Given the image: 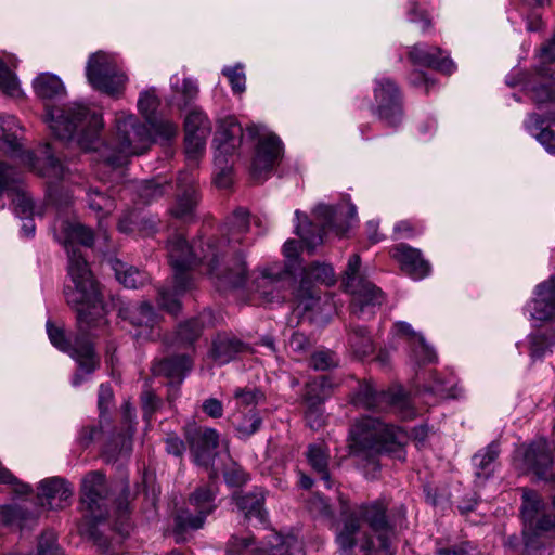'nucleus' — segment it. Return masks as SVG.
I'll use <instances>...</instances> for the list:
<instances>
[{
  "mask_svg": "<svg viewBox=\"0 0 555 555\" xmlns=\"http://www.w3.org/2000/svg\"><path fill=\"white\" fill-rule=\"evenodd\" d=\"M222 75L229 80L231 89L234 93L242 94L246 89V75L244 65L241 63L234 66H224L221 70Z\"/></svg>",
  "mask_w": 555,
  "mask_h": 555,
  "instance_id": "3c124183",
  "label": "nucleus"
},
{
  "mask_svg": "<svg viewBox=\"0 0 555 555\" xmlns=\"http://www.w3.org/2000/svg\"><path fill=\"white\" fill-rule=\"evenodd\" d=\"M44 122L53 135L63 141L76 138L86 151L98 150V137L104 127L102 114L80 102L64 106L46 105Z\"/></svg>",
  "mask_w": 555,
  "mask_h": 555,
  "instance_id": "20e7f679",
  "label": "nucleus"
},
{
  "mask_svg": "<svg viewBox=\"0 0 555 555\" xmlns=\"http://www.w3.org/2000/svg\"><path fill=\"white\" fill-rule=\"evenodd\" d=\"M311 365L315 370L324 371L335 365V360L330 352H315L311 358Z\"/></svg>",
  "mask_w": 555,
  "mask_h": 555,
  "instance_id": "0e129e2a",
  "label": "nucleus"
},
{
  "mask_svg": "<svg viewBox=\"0 0 555 555\" xmlns=\"http://www.w3.org/2000/svg\"><path fill=\"white\" fill-rule=\"evenodd\" d=\"M354 403L367 410H383L389 405L402 418H412L415 415L411 399L400 387L378 392L372 384L366 383L360 386Z\"/></svg>",
  "mask_w": 555,
  "mask_h": 555,
  "instance_id": "6ab92c4d",
  "label": "nucleus"
},
{
  "mask_svg": "<svg viewBox=\"0 0 555 555\" xmlns=\"http://www.w3.org/2000/svg\"><path fill=\"white\" fill-rule=\"evenodd\" d=\"M121 313H125V318L139 327H152L156 322V314L149 302H142L140 306L131 309L127 308Z\"/></svg>",
  "mask_w": 555,
  "mask_h": 555,
  "instance_id": "49530a36",
  "label": "nucleus"
},
{
  "mask_svg": "<svg viewBox=\"0 0 555 555\" xmlns=\"http://www.w3.org/2000/svg\"><path fill=\"white\" fill-rule=\"evenodd\" d=\"M266 545L254 546L249 537H233L228 545L227 555H300L302 543L294 535L282 537L275 532L270 533Z\"/></svg>",
  "mask_w": 555,
  "mask_h": 555,
  "instance_id": "a211bd4d",
  "label": "nucleus"
},
{
  "mask_svg": "<svg viewBox=\"0 0 555 555\" xmlns=\"http://www.w3.org/2000/svg\"><path fill=\"white\" fill-rule=\"evenodd\" d=\"M391 256L400 264L401 270L414 281L423 280L430 273V264L423 258L420 249L399 244L392 248Z\"/></svg>",
  "mask_w": 555,
  "mask_h": 555,
  "instance_id": "c85d7f7f",
  "label": "nucleus"
},
{
  "mask_svg": "<svg viewBox=\"0 0 555 555\" xmlns=\"http://www.w3.org/2000/svg\"><path fill=\"white\" fill-rule=\"evenodd\" d=\"M194 178L189 173H181L178 178L181 192L177 195L170 212L175 218L181 220H190L193 218L195 207L197 205V193L193 185Z\"/></svg>",
  "mask_w": 555,
  "mask_h": 555,
  "instance_id": "2f4dec72",
  "label": "nucleus"
},
{
  "mask_svg": "<svg viewBox=\"0 0 555 555\" xmlns=\"http://www.w3.org/2000/svg\"><path fill=\"white\" fill-rule=\"evenodd\" d=\"M336 275L331 264L314 262L304 270L299 284L293 291V301L296 309L302 312L312 310L320 301V295L315 291L313 283L325 286L334 285Z\"/></svg>",
  "mask_w": 555,
  "mask_h": 555,
  "instance_id": "f3484780",
  "label": "nucleus"
},
{
  "mask_svg": "<svg viewBox=\"0 0 555 555\" xmlns=\"http://www.w3.org/2000/svg\"><path fill=\"white\" fill-rule=\"evenodd\" d=\"M499 453V443L493 441L474 455L473 463L478 479L486 480L493 474Z\"/></svg>",
  "mask_w": 555,
  "mask_h": 555,
  "instance_id": "4c0bfd02",
  "label": "nucleus"
},
{
  "mask_svg": "<svg viewBox=\"0 0 555 555\" xmlns=\"http://www.w3.org/2000/svg\"><path fill=\"white\" fill-rule=\"evenodd\" d=\"M526 311L534 325L555 319V276L535 287L534 297L527 304Z\"/></svg>",
  "mask_w": 555,
  "mask_h": 555,
  "instance_id": "393cba45",
  "label": "nucleus"
},
{
  "mask_svg": "<svg viewBox=\"0 0 555 555\" xmlns=\"http://www.w3.org/2000/svg\"><path fill=\"white\" fill-rule=\"evenodd\" d=\"M88 206L90 209L101 214L99 216V232L103 233L104 240H107L106 228L103 225L102 218L115 209L114 199L101 192L91 190L88 193Z\"/></svg>",
  "mask_w": 555,
  "mask_h": 555,
  "instance_id": "37998d69",
  "label": "nucleus"
},
{
  "mask_svg": "<svg viewBox=\"0 0 555 555\" xmlns=\"http://www.w3.org/2000/svg\"><path fill=\"white\" fill-rule=\"evenodd\" d=\"M409 57L414 64L434 68L442 74L450 75L456 70V64L449 53L438 47L416 43L411 48Z\"/></svg>",
  "mask_w": 555,
  "mask_h": 555,
  "instance_id": "bb28decb",
  "label": "nucleus"
},
{
  "mask_svg": "<svg viewBox=\"0 0 555 555\" xmlns=\"http://www.w3.org/2000/svg\"><path fill=\"white\" fill-rule=\"evenodd\" d=\"M539 57L543 65L541 75L546 76L550 70L546 66L555 64V33L551 41L541 49Z\"/></svg>",
  "mask_w": 555,
  "mask_h": 555,
  "instance_id": "bf43d9fd",
  "label": "nucleus"
},
{
  "mask_svg": "<svg viewBox=\"0 0 555 555\" xmlns=\"http://www.w3.org/2000/svg\"><path fill=\"white\" fill-rule=\"evenodd\" d=\"M240 511L248 519H257L259 524L267 522V512L263 509L264 498L262 493H246L234 498Z\"/></svg>",
  "mask_w": 555,
  "mask_h": 555,
  "instance_id": "58836bf2",
  "label": "nucleus"
},
{
  "mask_svg": "<svg viewBox=\"0 0 555 555\" xmlns=\"http://www.w3.org/2000/svg\"><path fill=\"white\" fill-rule=\"evenodd\" d=\"M86 77L93 89L115 99L124 95L129 81L120 56L103 50L89 55Z\"/></svg>",
  "mask_w": 555,
  "mask_h": 555,
  "instance_id": "6e6552de",
  "label": "nucleus"
},
{
  "mask_svg": "<svg viewBox=\"0 0 555 555\" xmlns=\"http://www.w3.org/2000/svg\"><path fill=\"white\" fill-rule=\"evenodd\" d=\"M184 151L190 164L196 165L205 154L211 121L201 107H192L184 116Z\"/></svg>",
  "mask_w": 555,
  "mask_h": 555,
  "instance_id": "aec40b11",
  "label": "nucleus"
},
{
  "mask_svg": "<svg viewBox=\"0 0 555 555\" xmlns=\"http://www.w3.org/2000/svg\"><path fill=\"white\" fill-rule=\"evenodd\" d=\"M246 133L257 140L251 160V173L256 179H262L282 159L284 146L281 139L264 125L253 124L246 128Z\"/></svg>",
  "mask_w": 555,
  "mask_h": 555,
  "instance_id": "dca6fc26",
  "label": "nucleus"
},
{
  "mask_svg": "<svg viewBox=\"0 0 555 555\" xmlns=\"http://www.w3.org/2000/svg\"><path fill=\"white\" fill-rule=\"evenodd\" d=\"M0 483L12 485L14 492L20 495L31 493L33 489L28 483L20 482L5 467L0 465Z\"/></svg>",
  "mask_w": 555,
  "mask_h": 555,
  "instance_id": "13d9d810",
  "label": "nucleus"
},
{
  "mask_svg": "<svg viewBox=\"0 0 555 555\" xmlns=\"http://www.w3.org/2000/svg\"><path fill=\"white\" fill-rule=\"evenodd\" d=\"M553 464L546 440L540 439L531 443L524 453V465L540 479L548 478V469Z\"/></svg>",
  "mask_w": 555,
  "mask_h": 555,
  "instance_id": "473e14b6",
  "label": "nucleus"
},
{
  "mask_svg": "<svg viewBox=\"0 0 555 555\" xmlns=\"http://www.w3.org/2000/svg\"><path fill=\"white\" fill-rule=\"evenodd\" d=\"M261 425V418L258 414L251 413L246 415L243 422L238 425L237 429L243 435L249 436L257 431Z\"/></svg>",
  "mask_w": 555,
  "mask_h": 555,
  "instance_id": "e2e57ef3",
  "label": "nucleus"
},
{
  "mask_svg": "<svg viewBox=\"0 0 555 555\" xmlns=\"http://www.w3.org/2000/svg\"><path fill=\"white\" fill-rule=\"evenodd\" d=\"M2 143L5 152L11 156H20L21 162L30 170L36 171L42 177H50L53 179L64 178L63 165L50 153V149L44 150V157L37 158L33 152H22L20 138L17 131L21 130L18 122L14 116H7L1 118Z\"/></svg>",
  "mask_w": 555,
  "mask_h": 555,
  "instance_id": "ddd939ff",
  "label": "nucleus"
},
{
  "mask_svg": "<svg viewBox=\"0 0 555 555\" xmlns=\"http://www.w3.org/2000/svg\"><path fill=\"white\" fill-rule=\"evenodd\" d=\"M349 345L358 358H364L374 351V345L366 328L354 327L349 336Z\"/></svg>",
  "mask_w": 555,
  "mask_h": 555,
  "instance_id": "de8ad7c7",
  "label": "nucleus"
},
{
  "mask_svg": "<svg viewBox=\"0 0 555 555\" xmlns=\"http://www.w3.org/2000/svg\"><path fill=\"white\" fill-rule=\"evenodd\" d=\"M122 413H124L125 422L128 424V428L124 435L114 439L112 444H109L107 447L106 453L108 456H112V457L115 456V453H116V450L113 448V444H117V440L120 443L119 451L116 454L117 456H121V455L127 456L132 449V434L134 430L132 423L135 417L134 408L129 402H125Z\"/></svg>",
  "mask_w": 555,
  "mask_h": 555,
  "instance_id": "ea45409f",
  "label": "nucleus"
},
{
  "mask_svg": "<svg viewBox=\"0 0 555 555\" xmlns=\"http://www.w3.org/2000/svg\"><path fill=\"white\" fill-rule=\"evenodd\" d=\"M387 506L377 500L361 504L357 513L345 517L336 532V542L344 553H350L356 545L363 552L383 551L391 555L390 538L392 528L386 516Z\"/></svg>",
  "mask_w": 555,
  "mask_h": 555,
  "instance_id": "7ed1b4c3",
  "label": "nucleus"
},
{
  "mask_svg": "<svg viewBox=\"0 0 555 555\" xmlns=\"http://www.w3.org/2000/svg\"><path fill=\"white\" fill-rule=\"evenodd\" d=\"M249 231V214L238 208L222 227V238L189 246L181 234L168 241V256L175 270V292L159 291L158 304L172 314L180 309L177 296L186 291L184 272L197 263L207 267V274L219 287H241L247 278V264L238 248Z\"/></svg>",
  "mask_w": 555,
  "mask_h": 555,
  "instance_id": "f257e3e1",
  "label": "nucleus"
},
{
  "mask_svg": "<svg viewBox=\"0 0 555 555\" xmlns=\"http://www.w3.org/2000/svg\"><path fill=\"white\" fill-rule=\"evenodd\" d=\"M331 386L330 379L326 376L314 379L307 385L305 395V401L308 405L306 420L309 426L313 429H318L323 423L320 405L330 395Z\"/></svg>",
  "mask_w": 555,
  "mask_h": 555,
  "instance_id": "c756f323",
  "label": "nucleus"
},
{
  "mask_svg": "<svg viewBox=\"0 0 555 555\" xmlns=\"http://www.w3.org/2000/svg\"><path fill=\"white\" fill-rule=\"evenodd\" d=\"M186 439L190 443L194 462L197 465L208 467L216 456L219 442L218 433L212 428L198 429L195 426L186 430Z\"/></svg>",
  "mask_w": 555,
  "mask_h": 555,
  "instance_id": "a878e982",
  "label": "nucleus"
},
{
  "mask_svg": "<svg viewBox=\"0 0 555 555\" xmlns=\"http://www.w3.org/2000/svg\"><path fill=\"white\" fill-rule=\"evenodd\" d=\"M244 349L245 346L238 339L220 334L212 341L210 357L217 364L224 365L234 360Z\"/></svg>",
  "mask_w": 555,
  "mask_h": 555,
  "instance_id": "e433bc0d",
  "label": "nucleus"
},
{
  "mask_svg": "<svg viewBox=\"0 0 555 555\" xmlns=\"http://www.w3.org/2000/svg\"><path fill=\"white\" fill-rule=\"evenodd\" d=\"M112 268L115 271L116 279L127 288H138L147 280L144 272L134 267H129L120 260H114Z\"/></svg>",
  "mask_w": 555,
  "mask_h": 555,
  "instance_id": "a19ab883",
  "label": "nucleus"
},
{
  "mask_svg": "<svg viewBox=\"0 0 555 555\" xmlns=\"http://www.w3.org/2000/svg\"><path fill=\"white\" fill-rule=\"evenodd\" d=\"M52 231L54 238L65 247L68 255V280L64 287V295L67 304L76 310L78 328L85 334L105 324V310L99 285L80 249L75 246L76 244L91 246L93 233L75 216L63 215L55 218Z\"/></svg>",
  "mask_w": 555,
  "mask_h": 555,
  "instance_id": "f03ea898",
  "label": "nucleus"
},
{
  "mask_svg": "<svg viewBox=\"0 0 555 555\" xmlns=\"http://www.w3.org/2000/svg\"><path fill=\"white\" fill-rule=\"evenodd\" d=\"M172 96L168 100L169 105L177 106L180 111L189 107L198 95V85L192 78H180L175 74L170 78Z\"/></svg>",
  "mask_w": 555,
  "mask_h": 555,
  "instance_id": "f704fd0d",
  "label": "nucleus"
},
{
  "mask_svg": "<svg viewBox=\"0 0 555 555\" xmlns=\"http://www.w3.org/2000/svg\"><path fill=\"white\" fill-rule=\"evenodd\" d=\"M0 520L8 526L23 527L27 520V513L17 504L0 506Z\"/></svg>",
  "mask_w": 555,
  "mask_h": 555,
  "instance_id": "603ef678",
  "label": "nucleus"
},
{
  "mask_svg": "<svg viewBox=\"0 0 555 555\" xmlns=\"http://www.w3.org/2000/svg\"><path fill=\"white\" fill-rule=\"evenodd\" d=\"M261 392L250 388H237L234 392V398L241 405H254L261 398Z\"/></svg>",
  "mask_w": 555,
  "mask_h": 555,
  "instance_id": "680f3d73",
  "label": "nucleus"
},
{
  "mask_svg": "<svg viewBox=\"0 0 555 555\" xmlns=\"http://www.w3.org/2000/svg\"><path fill=\"white\" fill-rule=\"evenodd\" d=\"M409 20L411 22H422V30L430 26V22L426 15L425 10L421 9L416 3L411 2L409 8Z\"/></svg>",
  "mask_w": 555,
  "mask_h": 555,
  "instance_id": "774afa93",
  "label": "nucleus"
},
{
  "mask_svg": "<svg viewBox=\"0 0 555 555\" xmlns=\"http://www.w3.org/2000/svg\"><path fill=\"white\" fill-rule=\"evenodd\" d=\"M313 216L323 233L333 230L337 235H344L352 221L357 220V207L349 201L336 206L320 204L314 208Z\"/></svg>",
  "mask_w": 555,
  "mask_h": 555,
  "instance_id": "b1692460",
  "label": "nucleus"
},
{
  "mask_svg": "<svg viewBox=\"0 0 555 555\" xmlns=\"http://www.w3.org/2000/svg\"><path fill=\"white\" fill-rule=\"evenodd\" d=\"M203 327V323L198 319H192L183 324L179 325L178 335L181 341L191 343L199 334Z\"/></svg>",
  "mask_w": 555,
  "mask_h": 555,
  "instance_id": "4d7b16f0",
  "label": "nucleus"
},
{
  "mask_svg": "<svg viewBox=\"0 0 555 555\" xmlns=\"http://www.w3.org/2000/svg\"><path fill=\"white\" fill-rule=\"evenodd\" d=\"M38 490L39 500L44 501V504L50 509L64 508L73 495V489L69 483L60 477L41 480Z\"/></svg>",
  "mask_w": 555,
  "mask_h": 555,
  "instance_id": "7c9ffc66",
  "label": "nucleus"
},
{
  "mask_svg": "<svg viewBox=\"0 0 555 555\" xmlns=\"http://www.w3.org/2000/svg\"><path fill=\"white\" fill-rule=\"evenodd\" d=\"M307 459L311 467L321 475L326 488H331L330 474L327 472L328 454L321 444H311L307 451Z\"/></svg>",
  "mask_w": 555,
  "mask_h": 555,
  "instance_id": "c03bdc74",
  "label": "nucleus"
},
{
  "mask_svg": "<svg viewBox=\"0 0 555 555\" xmlns=\"http://www.w3.org/2000/svg\"><path fill=\"white\" fill-rule=\"evenodd\" d=\"M521 515L525 524V546L529 554L555 546V513L546 512L540 495L525 490Z\"/></svg>",
  "mask_w": 555,
  "mask_h": 555,
  "instance_id": "0eeeda50",
  "label": "nucleus"
},
{
  "mask_svg": "<svg viewBox=\"0 0 555 555\" xmlns=\"http://www.w3.org/2000/svg\"><path fill=\"white\" fill-rule=\"evenodd\" d=\"M360 256L352 255L348 259L343 285L345 291L352 296V314L359 319H366L375 313L376 307L382 305L384 296L379 288L360 274Z\"/></svg>",
  "mask_w": 555,
  "mask_h": 555,
  "instance_id": "9b49d317",
  "label": "nucleus"
},
{
  "mask_svg": "<svg viewBox=\"0 0 555 555\" xmlns=\"http://www.w3.org/2000/svg\"><path fill=\"white\" fill-rule=\"evenodd\" d=\"M153 144L152 133L134 114L118 111L114 114V134L112 142L103 146L104 160L112 167L125 164L130 156L145 153Z\"/></svg>",
  "mask_w": 555,
  "mask_h": 555,
  "instance_id": "423d86ee",
  "label": "nucleus"
},
{
  "mask_svg": "<svg viewBox=\"0 0 555 555\" xmlns=\"http://www.w3.org/2000/svg\"><path fill=\"white\" fill-rule=\"evenodd\" d=\"M18 178L12 168H7L0 163V195L12 196L14 211L20 218L33 215L34 204L31 198L21 191L17 185Z\"/></svg>",
  "mask_w": 555,
  "mask_h": 555,
  "instance_id": "cd10ccee",
  "label": "nucleus"
},
{
  "mask_svg": "<svg viewBox=\"0 0 555 555\" xmlns=\"http://www.w3.org/2000/svg\"><path fill=\"white\" fill-rule=\"evenodd\" d=\"M243 135V129L235 117L229 116L218 122L217 131L214 138L215 146V183L219 188H228L231 184V168L228 162V155L240 145Z\"/></svg>",
  "mask_w": 555,
  "mask_h": 555,
  "instance_id": "2eb2a0df",
  "label": "nucleus"
},
{
  "mask_svg": "<svg viewBox=\"0 0 555 555\" xmlns=\"http://www.w3.org/2000/svg\"><path fill=\"white\" fill-rule=\"evenodd\" d=\"M160 105V98L155 87L147 88L140 92L137 107L146 122L155 118V114Z\"/></svg>",
  "mask_w": 555,
  "mask_h": 555,
  "instance_id": "a18cd8bd",
  "label": "nucleus"
},
{
  "mask_svg": "<svg viewBox=\"0 0 555 555\" xmlns=\"http://www.w3.org/2000/svg\"><path fill=\"white\" fill-rule=\"evenodd\" d=\"M431 392H435L439 395L442 398H451V399H457L463 396V388L459 386L457 383L444 382L441 379H436L435 383L429 387L428 389Z\"/></svg>",
  "mask_w": 555,
  "mask_h": 555,
  "instance_id": "5fc2aeb1",
  "label": "nucleus"
},
{
  "mask_svg": "<svg viewBox=\"0 0 555 555\" xmlns=\"http://www.w3.org/2000/svg\"><path fill=\"white\" fill-rule=\"evenodd\" d=\"M138 193L144 203H151L164 195V186L154 180L143 181L138 188Z\"/></svg>",
  "mask_w": 555,
  "mask_h": 555,
  "instance_id": "6e6d98bb",
  "label": "nucleus"
},
{
  "mask_svg": "<svg viewBox=\"0 0 555 555\" xmlns=\"http://www.w3.org/2000/svg\"><path fill=\"white\" fill-rule=\"evenodd\" d=\"M149 129L152 133L153 143L154 142H168L173 139L178 134V125L169 119H159L155 118L149 121Z\"/></svg>",
  "mask_w": 555,
  "mask_h": 555,
  "instance_id": "09e8293b",
  "label": "nucleus"
},
{
  "mask_svg": "<svg viewBox=\"0 0 555 555\" xmlns=\"http://www.w3.org/2000/svg\"><path fill=\"white\" fill-rule=\"evenodd\" d=\"M35 94L43 100H60L66 95V88L62 79L52 73H41L33 80Z\"/></svg>",
  "mask_w": 555,
  "mask_h": 555,
  "instance_id": "c9c22d12",
  "label": "nucleus"
},
{
  "mask_svg": "<svg viewBox=\"0 0 555 555\" xmlns=\"http://www.w3.org/2000/svg\"><path fill=\"white\" fill-rule=\"evenodd\" d=\"M113 399V391L108 385L102 384L99 389L98 405L100 414L103 415L107 410Z\"/></svg>",
  "mask_w": 555,
  "mask_h": 555,
  "instance_id": "338daca9",
  "label": "nucleus"
},
{
  "mask_svg": "<svg viewBox=\"0 0 555 555\" xmlns=\"http://www.w3.org/2000/svg\"><path fill=\"white\" fill-rule=\"evenodd\" d=\"M519 352L526 348L530 358L535 361L553 352L555 347V327L537 330L530 333L525 340L516 344Z\"/></svg>",
  "mask_w": 555,
  "mask_h": 555,
  "instance_id": "72a5a7b5",
  "label": "nucleus"
},
{
  "mask_svg": "<svg viewBox=\"0 0 555 555\" xmlns=\"http://www.w3.org/2000/svg\"><path fill=\"white\" fill-rule=\"evenodd\" d=\"M401 343L410 349L409 359L414 365H425L437 360L436 351L426 343L423 335L403 321L396 322L390 332L391 348H397Z\"/></svg>",
  "mask_w": 555,
  "mask_h": 555,
  "instance_id": "5701e85b",
  "label": "nucleus"
},
{
  "mask_svg": "<svg viewBox=\"0 0 555 555\" xmlns=\"http://www.w3.org/2000/svg\"><path fill=\"white\" fill-rule=\"evenodd\" d=\"M529 92L538 107L545 108L548 116L541 118L538 114H531L525 121V128L547 153L555 155V131L551 129L555 124V78L532 87Z\"/></svg>",
  "mask_w": 555,
  "mask_h": 555,
  "instance_id": "f8f14e48",
  "label": "nucleus"
},
{
  "mask_svg": "<svg viewBox=\"0 0 555 555\" xmlns=\"http://www.w3.org/2000/svg\"><path fill=\"white\" fill-rule=\"evenodd\" d=\"M283 255L286 263L273 262L257 270L253 279L250 291L259 294L266 302H274L284 299L281 286L292 274L293 261L298 256V243L295 240H287L283 245Z\"/></svg>",
  "mask_w": 555,
  "mask_h": 555,
  "instance_id": "4468645a",
  "label": "nucleus"
},
{
  "mask_svg": "<svg viewBox=\"0 0 555 555\" xmlns=\"http://www.w3.org/2000/svg\"><path fill=\"white\" fill-rule=\"evenodd\" d=\"M295 220V233L304 241L309 250H313L322 244L323 235L320 232L318 234L312 232V223L305 214L296 210Z\"/></svg>",
  "mask_w": 555,
  "mask_h": 555,
  "instance_id": "79ce46f5",
  "label": "nucleus"
},
{
  "mask_svg": "<svg viewBox=\"0 0 555 555\" xmlns=\"http://www.w3.org/2000/svg\"><path fill=\"white\" fill-rule=\"evenodd\" d=\"M0 89L10 96H20L22 90L15 75L0 60Z\"/></svg>",
  "mask_w": 555,
  "mask_h": 555,
  "instance_id": "864d4df0",
  "label": "nucleus"
},
{
  "mask_svg": "<svg viewBox=\"0 0 555 555\" xmlns=\"http://www.w3.org/2000/svg\"><path fill=\"white\" fill-rule=\"evenodd\" d=\"M128 516H129L128 503L119 502L114 512V517H115L114 526H115V529L121 534L128 533V530H127Z\"/></svg>",
  "mask_w": 555,
  "mask_h": 555,
  "instance_id": "052dcab7",
  "label": "nucleus"
},
{
  "mask_svg": "<svg viewBox=\"0 0 555 555\" xmlns=\"http://www.w3.org/2000/svg\"><path fill=\"white\" fill-rule=\"evenodd\" d=\"M210 481L205 486H201L190 495V504L197 511L196 515L183 511L178 514L176 521L181 529H199L203 527L206 517L212 513L217 505L215 503L218 488L215 482L217 473L209 474Z\"/></svg>",
  "mask_w": 555,
  "mask_h": 555,
  "instance_id": "4be33fe9",
  "label": "nucleus"
},
{
  "mask_svg": "<svg viewBox=\"0 0 555 555\" xmlns=\"http://www.w3.org/2000/svg\"><path fill=\"white\" fill-rule=\"evenodd\" d=\"M46 328L52 346L60 351L69 354L77 363L78 370L73 376L72 385L74 387L80 386L89 379L90 375L99 365V359L91 343L79 336L74 340L67 338L64 328L54 324L50 320L47 321Z\"/></svg>",
  "mask_w": 555,
  "mask_h": 555,
  "instance_id": "1a4fd4ad",
  "label": "nucleus"
},
{
  "mask_svg": "<svg viewBox=\"0 0 555 555\" xmlns=\"http://www.w3.org/2000/svg\"><path fill=\"white\" fill-rule=\"evenodd\" d=\"M374 100V114L386 127L396 129L402 124L401 96L393 81L387 77L376 78Z\"/></svg>",
  "mask_w": 555,
  "mask_h": 555,
  "instance_id": "412c9836",
  "label": "nucleus"
},
{
  "mask_svg": "<svg viewBox=\"0 0 555 555\" xmlns=\"http://www.w3.org/2000/svg\"><path fill=\"white\" fill-rule=\"evenodd\" d=\"M82 520L78 526L81 534L95 538V528L107 516V487L100 472H91L81 482Z\"/></svg>",
  "mask_w": 555,
  "mask_h": 555,
  "instance_id": "9d476101",
  "label": "nucleus"
},
{
  "mask_svg": "<svg viewBox=\"0 0 555 555\" xmlns=\"http://www.w3.org/2000/svg\"><path fill=\"white\" fill-rule=\"evenodd\" d=\"M191 366L192 361L189 357L179 356L163 361L159 365V371L181 380L185 373L191 370Z\"/></svg>",
  "mask_w": 555,
  "mask_h": 555,
  "instance_id": "8fccbe9b",
  "label": "nucleus"
},
{
  "mask_svg": "<svg viewBox=\"0 0 555 555\" xmlns=\"http://www.w3.org/2000/svg\"><path fill=\"white\" fill-rule=\"evenodd\" d=\"M408 433L382 423L377 418L364 416L350 429V452L356 456L369 459L375 464V456L383 452L393 454L400 461L405 460L403 446L408 442Z\"/></svg>",
  "mask_w": 555,
  "mask_h": 555,
  "instance_id": "39448f33",
  "label": "nucleus"
},
{
  "mask_svg": "<svg viewBox=\"0 0 555 555\" xmlns=\"http://www.w3.org/2000/svg\"><path fill=\"white\" fill-rule=\"evenodd\" d=\"M37 555H62L59 547L55 545L53 533H50L47 538L42 537L38 545Z\"/></svg>",
  "mask_w": 555,
  "mask_h": 555,
  "instance_id": "69168bd1",
  "label": "nucleus"
}]
</instances>
